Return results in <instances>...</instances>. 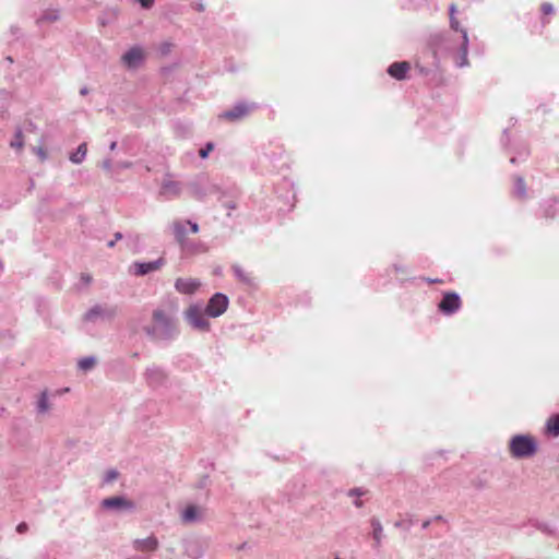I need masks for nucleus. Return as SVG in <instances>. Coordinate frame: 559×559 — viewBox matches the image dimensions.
Masks as SVG:
<instances>
[{"label":"nucleus","instance_id":"obj_31","mask_svg":"<svg viewBox=\"0 0 559 559\" xmlns=\"http://www.w3.org/2000/svg\"><path fill=\"white\" fill-rule=\"evenodd\" d=\"M158 49L160 55L167 56L173 49V44L169 41L162 43Z\"/></svg>","mask_w":559,"mask_h":559},{"label":"nucleus","instance_id":"obj_15","mask_svg":"<svg viewBox=\"0 0 559 559\" xmlns=\"http://www.w3.org/2000/svg\"><path fill=\"white\" fill-rule=\"evenodd\" d=\"M201 286L202 282L193 277H178L174 284L176 292L181 295H194Z\"/></svg>","mask_w":559,"mask_h":559},{"label":"nucleus","instance_id":"obj_33","mask_svg":"<svg viewBox=\"0 0 559 559\" xmlns=\"http://www.w3.org/2000/svg\"><path fill=\"white\" fill-rule=\"evenodd\" d=\"M191 190L193 195L198 199H203L205 197V192L199 189L197 183L192 185Z\"/></svg>","mask_w":559,"mask_h":559},{"label":"nucleus","instance_id":"obj_43","mask_svg":"<svg viewBox=\"0 0 559 559\" xmlns=\"http://www.w3.org/2000/svg\"><path fill=\"white\" fill-rule=\"evenodd\" d=\"M190 556H192L193 558L199 559V558H201L203 556V552H202V550L199 549L195 552H191Z\"/></svg>","mask_w":559,"mask_h":559},{"label":"nucleus","instance_id":"obj_30","mask_svg":"<svg viewBox=\"0 0 559 559\" xmlns=\"http://www.w3.org/2000/svg\"><path fill=\"white\" fill-rule=\"evenodd\" d=\"M214 148V144L209 142L204 147H202L199 152V155L201 158H206L210 154V152Z\"/></svg>","mask_w":559,"mask_h":559},{"label":"nucleus","instance_id":"obj_39","mask_svg":"<svg viewBox=\"0 0 559 559\" xmlns=\"http://www.w3.org/2000/svg\"><path fill=\"white\" fill-rule=\"evenodd\" d=\"M102 167H103L105 170L109 171V170L111 169V167H112L111 159H109V158H108V159L103 160V163H102Z\"/></svg>","mask_w":559,"mask_h":559},{"label":"nucleus","instance_id":"obj_37","mask_svg":"<svg viewBox=\"0 0 559 559\" xmlns=\"http://www.w3.org/2000/svg\"><path fill=\"white\" fill-rule=\"evenodd\" d=\"M81 282H82L85 286H87V285H90V284H91V282H92V276H91L90 274H82V275H81Z\"/></svg>","mask_w":559,"mask_h":559},{"label":"nucleus","instance_id":"obj_41","mask_svg":"<svg viewBox=\"0 0 559 559\" xmlns=\"http://www.w3.org/2000/svg\"><path fill=\"white\" fill-rule=\"evenodd\" d=\"M195 10L199 11V12H203L205 10V4L203 2V0H199L197 3H195Z\"/></svg>","mask_w":559,"mask_h":559},{"label":"nucleus","instance_id":"obj_18","mask_svg":"<svg viewBox=\"0 0 559 559\" xmlns=\"http://www.w3.org/2000/svg\"><path fill=\"white\" fill-rule=\"evenodd\" d=\"M559 213V201L557 199L546 200L542 204V215L545 218H555Z\"/></svg>","mask_w":559,"mask_h":559},{"label":"nucleus","instance_id":"obj_54","mask_svg":"<svg viewBox=\"0 0 559 559\" xmlns=\"http://www.w3.org/2000/svg\"><path fill=\"white\" fill-rule=\"evenodd\" d=\"M228 207L229 209H235V205L234 204H229Z\"/></svg>","mask_w":559,"mask_h":559},{"label":"nucleus","instance_id":"obj_6","mask_svg":"<svg viewBox=\"0 0 559 559\" xmlns=\"http://www.w3.org/2000/svg\"><path fill=\"white\" fill-rule=\"evenodd\" d=\"M118 313V307L111 304H95L83 316L91 324L111 322Z\"/></svg>","mask_w":559,"mask_h":559},{"label":"nucleus","instance_id":"obj_38","mask_svg":"<svg viewBox=\"0 0 559 559\" xmlns=\"http://www.w3.org/2000/svg\"><path fill=\"white\" fill-rule=\"evenodd\" d=\"M456 12H457L456 5L454 3H451L449 5V19H452V16H456Z\"/></svg>","mask_w":559,"mask_h":559},{"label":"nucleus","instance_id":"obj_16","mask_svg":"<svg viewBox=\"0 0 559 559\" xmlns=\"http://www.w3.org/2000/svg\"><path fill=\"white\" fill-rule=\"evenodd\" d=\"M205 509L195 504L187 506L180 513V520L185 524H193L203 521Z\"/></svg>","mask_w":559,"mask_h":559},{"label":"nucleus","instance_id":"obj_21","mask_svg":"<svg viewBox=\"0 0 559 559\" xmlns=\"http://www.w3.org/2000/svg\"><path fill=\"white\" fill-rule=\"evenodd\" d=\"M59 17H60L59 10L55 9V8H49L40 14V16L37 19V23L40 25L44 23H51V22L59 20Z\"/></svg>","mask_w":559,"mask_h":559},{"label":"nucleus","instance_id":"obj_47","mask_svg":"<svg viewBox=\"0 0 559 559\" xmlns=\"http://www.w3.org/2000/svg\"><path fill=\"white\" fill-rule=\"evenodd\" d=\"M430 522H431L430 520L423 522V524H421L423 530L428 528V526L430 525Z\"/></svg>","mask_w":559,"mask_h":559},{"label":"nucleus","instance_id":"obj_23","mask_svg":"<svg viewBox=\"0 0 559 559\" xmlns=\"http://www.w3.org/2000/svg\"><path fill=\"white\" fill-rule=\"evenodd\" d=\"M513 193L518 199L525 200L527 198V188L523 177H515Z\"/></svg>","mask_w":559,"mask_h":559},{"label":"nucleus","instance_id":"obj_19","mask_svg":"<svg viewBox=\"0 0 559 559\" xmlns=\"http://www.w3.org/2000/svg\"><path fill=\"white\" fill-rule=\"evenodd\" d=\"M133 546L136 550H155L158 547V542L155 537L150 536L142 539H135Z\"/></svg>","mask_w":559,"mask_h":559},{"label":"nucleus","instance_id":"obj_9","mask_svg":"<svg viewBox=\"0 0 559 559\" xmlns=\"http://www.w3.org/2000/svg\"><path fill=\"white\" fill-rule=\"evenodd\" d=\"M258 106L254 103L239 102L235 104L230 109L225 110L221 115V118L230 121H237L247 117Z\"/></svg>","mask_w":559,"mask_h":559},{"label":"nucleus","instance_id":"obj_52","mask_svg":"<svg viewBox=\"0 0 559 559\" xmlns=\"http://www.w3.org/2000/svg\"><path fill=\"white\" fill-rule=\"evenodd\" d=\"M396 272H401L402 267L395 266Z\"/></svg>","mask_w":559,"mask_h":559},{"label":"nucleus","instance_id":"obj_24","mask_svg":"<svg viewBox=\"0 0 559 559\" xmlns=\"http://www.w3.org/2000/svg\"><path fill=\"white\" fill-rule=\"evenodd\" d=\"M546 432L552 437L559 436V413L550 416L546 421Z\"/></svg>","mask_w":559,"mask_h":559},{"label":"nucleus","instance_id":"obj_42","mask_svg":"<svg viewBox=\"0 0 559 559\" xmlns=\"http://www.w3.org/2000/svg\"><path fill=\"white\" fill-rule=\"evenodd\" d=\"M27 530V525L25 523H20L16 527L19 533H24Z\"/></svg>","mask_w":559,"mask_h":559},{"label":"nucleus","instance_id":"obj_35","mask_svg":"<svg viewBox=\"0 0 559 559\" xmlns=\"http://www.w3.org/2000/svg\"><path fill=\"white\" fill-rule=\"evenodd\" d=\"M122 237H123V236H122V234H121V233H119V231H117V233L114 235V240H110V241L107 243V246H108L109 248H112V247L115 246L116 241L121 240V239H122Z\"/></svg>","mask_w":559,"mask_h":559},{"label":"nucleus","instance_id":"obj_13","mask_svg":"<svg viewBox=\"0 0 559 559\" xmlns=\"http://www.w3.org/2000/svg\"><path fill=\"white\" fill-rule=\"evenodd\" d=\"M144 61V51L141 46H133L121 56L122 64L130 69H138Z\"/></svg>","mask_w":559,"mask_h":559},{"label":"nucleus","instance_id":"obj_45","mask_svg":"<svg viewBox=\"0 0 559 559\" xmlns=\"http://www.w3.org/2000/svg\"><path fill=\"white\" fill-rule=\"evenodd\" d=\"M354 504L357 507V508H361L362 507V501L359 499V498H356L354 500Z\"/></svg>","mask_w":559,"mask_h":559},{"label":"nucleus","instance_id":"obj_28","mask_svg":"<svg viewBox=\"0 0 559 559\" xmlns=\"http://www.w3.org/2000/svg\"><path fill=\"white\" fill-rule=\"evenodd\" d=\"M24 145L23 133L21 129H17L14 134V139L11 142V146L14 148H22Z\"/></svg>","mask_w":559,"mask_h":559},{"label":"nucleus","instance_id":"obj_25","mask_svg":"<svg viewBox=\"0 0 559 559\" xmlns=\"http://www.w3.org/2000/svg\"><path fill=\"white\" fill-rule=\"evenodd\" d=\"M372 526V537L376 542V545L379 546L383 538V527L378 519L371 520Z\"/></svg>","mask_w":559,"mask_h":559},{"label":"nucleus","instance_id":"obj_44","mask_svg":"<svg viewBox=\"0 0 559 559\" xmlns=\"http://www.w3.org/2000/svg\"><path fill=\"white\" fill-rule=\"evenodd\" d=\"M80 94H81L82 96L87 95V94H88V88H87L86 86H83V87L80 90Z\"/></svg>","mask_w":559,"mask_h":559},{"label":"nucleus","instance_id":"obj_1","mask_svg":"<svg viewBox=\"0 0 559 559\" xmlns=\"http://www.w3.org/2000/svg\"><path fill=\"white\" fill-rule=\"evenodd\" d=\"M153 324L145 326V334L153 341L169 342L179 335L176 320L163 309H155L152 313Z\"/></svg>","mask_w":559,"mask_h":559},{"label":"nucleus","instance_id":"obj_5","mask_svg":"<svg viewBox=\"0 0 559 559\" xmlns=\"http://www.w3.org/2000/svg\"><path fill=\"white\" fill-rule=\"evenodd\" d=\"M182 317L187 324L197 332L207 333L211 331L210 317L205 312L202 302H193L183 311Z\"/></svg>","mask_w":559,"mask_h":559},{"label":"nucleus","instance_id":"obj_46","mask_svg":"<svg viewBox=\"0 0 559 559\" xmlns=\"http://www.w3.org/2000/svg\"><path fill=\"white\" fill-rule=\"evenodd\" d=\"M131 165L132 164L130 162H124V163L119 164V167H121V168H129V167H131Z\"/></svg>","mask_w":559,"mask_h":559},{"label":"nucleus","instance_id":"obj_17","mask_svg":"<svg viewBox=\"0 0 559 559\" xmlns=\"http://www.w3.org/2000/svg\"><path fill=\"white\" fill-rule=\"evenodd\" d=\"M411 66L406 61L402 62H393L388 68V73L395 80L402 81L406 79L407 72L409 71Z\"/></svg>","mask_w":559,"mask_h":559},{"label":"nucleus","instance_id":"obj_22","mask_svg":"<svg viewBox=\"0 0 559 559\" xmlns=\"http://www.w3.org/2000/svg\"><path fill=\"white\" fill-rule=\"evenodd\" d=\"M86 153H87L86 143H81L78 146L76 151L70 154L69 159L71 163H73L75 165H80L84 162V159L86 157Z\"/></svg>","mask_w":559,"mask_h":559},{"label":"nucleus","instance_id":"obj_3","mask_svg":"<svg viewBox=\"0 0 559 559\" xmlns=\"http://www.w3.org/2000/svg\"><path fill=\"white\" fill-rule=\"evenodd\" d=\"M449 24L452 31L461 34V40L457 44L452 40V44L448 48L449 53L457 68H466L469 66V38L467 29L461 25L456 16L449 19Z\"/></svg>","mask_w":559,"mask_h":559},{"label":"nucleus","instance_id":"obj_14","mask_svg":"<svg viewBox=\"0 0 559 559\" xmlns=\"http://www.w3.org/2000/svg\"><path fill=\"white\" fill-rule=\"evenodd\" d=\"M144 378L150 386L159 388L166 383L168 376L164 368L152 365L145 369Z\"/></svg>","mask_w":559,"mask_h":559},{"label":"nucleus","instance_id":"obj_11","mask_svg":"<svg viewBox=\"0 0 559 559\" xmlns=\"http://www.w3.org/2000/svg\"><path fill=\"white\" fill-rule=\"evenodd\" d=\"M460 295L454 292L445 293L438 305L439 311L444 316H452L461 309Z\"/></svg>","mask_w":559,"mask_h":559},{"label":"nucleus","instance_id":"obj_36","mask_svg":"<svg viewBox=\"0 0 559 559\" xmlns=\"http://www.w3.org/2000/svg\"><path fill=\"white\" fill-rule=\"evenodd\" d=\"M136 1L140 2L141 7L144 9L151 8L154 3V0H136Z\"/></svg>","mask_w":559,"mask_h":559},{"label":"nucleus","instance_id":"obj_51","mask_svg":"<svg viewBox=\"0 0 559 559\" xmlns=\"http://www.w3.org/2000/svg\"><path fill=\"white\" fill-rule=\"evenodd\" d=\"M3 270V263L2 261L0 260V272Z\"/></svg>","mask_w":559,"mask_h":559},{"label":"nucleus","instance_id":"obj_20","mask_svg":"<svg viewBox=\"0 0 559 559\" xmlns=\"http://www.w3.org/2000/svg\"><path fill=\"white\" fill-rule=\"evenodd\" d=\"M50 409V403H49V396L46 391L41 392L38 395V399L36 401V413L38 415H45Z\"/></svg>","mask_w":559,"mask_h":559},{"label":"nucleus","instance_id":"obj_12","mask_svg":"<svg viewBox=\"0 0 559 559\" xmlns=\"http://www.w3.org/2000/svg\"><path fill=\"white\" fill-rule=\"evenodd\" d=\"M182 186L179 181L174 179L171 174H166L162 180L159 194L167 199H174L181 194Z\"/></svg>","mask_w":559,"mask_h":559},{"label":"nucleus","instance_id":"obj_10","mask_svg":"<svg viewBox=\"0 0 559 559\" xmlns=\"http://www.w3.org/2000/svg\"><path fill=\"white\" fill-rule=\"evenodd\" d=\"M165 265V259L158 258L153 261L133 262L130 266V272L135 276H144L150 273L156 272Z\"/></svg>","mask_w":559,"mask_h":559},{"label":"nucleus","instance_id":"obj_49","mask_svg":"<svg viewBox=\"0 0 559 559\" xmlns=\"http://www.w3.org/2000/svg\"><path fill=\"white\" fill-rule=\"evenodd\" d=\"M427 282H429V283H439V282H440V280H437V278H436V280L428 278V280H427Z\"/></svg>","mask_w":559,"mask_h":559},{"label":"nucleus","instance_id":"obj_2","mask_svg":"<svg viewBox=\"0 0 559 559\" xmlns=\"http://www.w3.org/2000/svg\"><path fill=\"white\" fill-rule=\"evenodd\" d=\"M169 229L182 252L195 254L204 251V247L202 245L188 239L189 234L199 233L200 227L197 222L180 218L175 219L169 225Z\"/></svg>","mask_w":559,"mask_h":559},{"label":"nucleus","instance_id":"obj_27","mask_svg":"<svg viewBox=\"0 0 559 559\" xmlns=\"http://www.w3.org/2000/svg\"><path fill=\"white\" fill-rule=\"evenodd\" d=\"M233 271H234L235 276L239 281H241L242 283H246V284L250 283V277L247 275V273L242 270L241 266L236 265L233 267Z\"/></svg>","mask_w":559,"mask_h":559},{"label":"nucleus","instance_id":"obj_48","mask_svg":"<svg viewBox=\"0 0 559 559\" xmlns=\"http://www.w3.org/2000/svg\"><path fill=\"white\" fill-rule=\"evenodd\" d=\"M116 146H117V142L114 141V142L110 143L109 148L111 151H114L116 148Z\"/></svg>","mask_w":559,"mask_h":559},{"label":"nucleus","instance_id":"obj_50","mask_svg":"<svg viewBox=\"0 0 559 559\" xmlns=\"http://www.w3.org/2000/svg\"><path fill=\"white\" fill-rule=\"evenodd\" d=\"M284 183H285L286 186H290L292 188L294 187V185H293L292 182H289V181H284Z\"/></svg>","mask_w":559,"mask_h":559},{"label":"nucleus","instance_id":"obj_7","mask_svg":"<svg viewBox=\"0 0 559 559\" xmlns=\"http://www.w3.org/2000/svg\"><path fill=\"white\" fill-rule=\"evenodd\" d=\"M229 306V298L223 293H215L204 307L207 317L218 318L223 316Z\"/></svg>","mask_w":559,"mask_h":559},{"label":"nucleus","instance_id":"obj_53","mask_svg":"<svg viewBox=\"0 0 559 559\" xmlns=\"http://www.w3.org/2000/svg\"><path fill=\"white\" fill-rule=\"evenodd\" d=\"M511 163L514 164L515 163V157H512L511 158Z\"/></svg>","mask_w":559,"mask_h":559},{"label":"nucleus","instance_id":"obj_32","mask_svg":"<svg viewBox=\"0 0 559 559\" xmlns=\"http://www.w3.org/2000/svg\"><path fill=\"white\" fill-rule=\"evenodd\" d=\"M540 11L545 15H550V14H552L555 12V8H554V5L551 3L545 2V3L542 4Z\"/></svg>","mask_w":559,"mask_h":559},{"label":"nucleus","instance_id":"obj_55","mask_svg":"<svg viewBox=\"0 0 559 559\" xmlns=\"http://www.w3.org/2000/svg\"><path fill=\"white\" fill-rule=\"evenodd\" d=\"M334 559H342V558H341L338 555H336V556L334 557Z\"/></svg>","mask_w":559,"mask_h":559},{"label":"nucleus","instance_id":"obj_4","mask_svg":"<svg viewBox=\"0 0 559 559\" xmlns=\"http://www.w3.org/2000/svg\"><path fill=\"white\" fill-rule=\"evenodd\" d=\"M537 450L538 443L531 435H514L509 440V452L515 460L533 457Z\"/></svg>","mask_w":559,"mask_h":559},{"label":"nucleus","instance_id":"obj_26","mask_svg":"<svg viewBox=\"0 0 559 559\" xmlns=\"http://www.w3.org/2000/svg\"><path fill=\"white\" fill-rule=\"evenodd\" d=\"M96 365V358L94 356H85L78 360V368L84 372L90 371Z\"/></svg>","mask_w":559,"mask_h":559},{"label":"nucleus","instance_id":"obj_34","mask_svg":"<svg viewBox=\"0 0 559 559\" xmlns=\"http://www.w3.org/2000/svg\"><path fill=\"white\" fill-rule=\"evenodd\" d=\"M365 495V491L360 488H353L348 491L349 497H356L359 498L360 496Z\"/></svg>","mask_w":559,"mask_h":559},{"label":"nucleus","instance_id":"obj_8","mask_svg":"<svg viewBox=\"0 0 559 559\" xmlns=\"http://www.w3.org/2000/svg\"><path fill=\"white\" fill-rule=\"evenodd\" d=\"M100 506L103 509L114 512H132L135 510V503L123 496L103 499Z\"/></svg>","mask_w":559,"mask_h":559},{"label":"nucleus","instance_id":"obj_29","mask_svg":"<svg viewBox=\"0 0 559 559\" xmlns=\"http://www.w3.org/2000/svg\"><path fill=\"white\" fill-rule=\"evenodd\" d=\"M117 477H118V472L116 469H109L104 475V479L103 480H104L105 484H110L114 480H116Z\"/></svg>","mask_w":559,"mask_h":559},{"label":"nucleus","instance_id":"obj_40","mask_svg":"<svg viewBox=\"0 0 559 559\" xmlns=\"http://www.w3.org/2000/svg\"><path fill=\"white\" fill-rule=\"evenodd\" d=\"M35 151H36L37 155L39 156V158H40L41 160H45V159L47 158V154H46V152L44 151V148H41V147H37V148H35Z\"/></svg>","mask_w":559,"mask_h":559}]
</instances>
